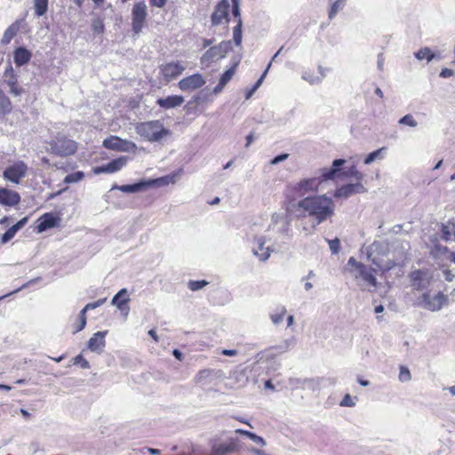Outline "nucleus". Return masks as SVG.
<instances>
[{
    "mask_svg": "<svg viewBox=\"0 0 455 455\" xmlns=\"http://www.w3.org/2000/svg\"><path fill=\"white\" fill-rule=\"evenodd\" d=\"M286 213L297 220L311 218L315 222L314 228L334 215V202L326 195L309 196L303 197L298 202H295L294 199H290L289 194L286 195Z\"/></svg>",
    "mask_w": 455,
    "mask_h": 455,
    "instance_id": "obj_1",
    "label": "nucleus"
},
{
    "mask_svg": "<svg viewBox=\"0 0 455 455\" xmlns=\"http://www.w3.org/2000/svg\"><path fill=\"white\" fill-rule=\"evenodd\" d=\"M345 163L344 159H335L330 168L321 170L320 176L305 178L287 186L288 193L298 196H304L306 194L318 192L323 182L336 180L340 174V166L344 165Z\"/></svg>",
    "mask_w": 455,
    "mask_h": 455,
    "instance_id": "obj_2",
    "label": "nucleus"
},
{
    "mask_svg": "<svg viewBox=\"0 0 455 455\" xmlns=\"http://www.w3.org/2000/svg\"><path fill=\"white\" fill-rule=\"evenodd\" d=\"M371 262L376 268L369 267L362 262L357 261L354 257H350L347 260V267L348 270L354 274L355 279L361 278L368 285L376 287L378 282L375 273L379 271L385 274L393 269L396 266V263L390 259L385 260L377 258H373Z\"/></svg>",
    "mask_w": 455,
    "mask_h": 455,
    "instance_id": "obj_3",
    "label": "nucleus"
},
{
    "mask_svg": "<svg viewBox=\"0 0 455 455\" xmlns=\"http://www.w3.org/2000/svg\"><path fill=\"white\" fill-rule=\"evenodd\" d=\"M136 131L142 138L151 142L159 141L169 134V130L165 129L159 120L140 123L137 125Z\"/></svg>",
    "mask_w": 455,
    "mask_h": 455,
    "instance_id": "obj_4",
    "label": "nucleus"
},
{
    "mask_svg": "<svg viewBox=\"0 0 455 455\" xmlns=\"http://www.w3.org/2000/svg\"><path fill=\"white\" fill-rule=\"evenodd\" d=\"M148 18V6L144 1L133 4L131 12V28L133 35H139L147 27Z\"/></svg>",
    "mask_w": 455,
    "mask_h": 455,
    "instance_id": "obj_5",
    "label": "nucleus"
},
{
    "mask_svg": "<svg viewBox=\"0 0 455 455\" xmlns=\"http://www.w3.org/2000/svg\"><path fill=\"white\" fill-rule=\"evenodd\" d=\"M232 50L231 41H222L210 47L200 58L202 66L209 68L212 63L224 59Z\"/></svg>",
    "mask_w": 455,
    "mask_h": 455,
    "instance_id": "obj_6",
    "label": "nucleus"
},
{
    "mask_svg": "<svg viewBox=\"0 0 455 455\" xmlns=\"http://www.w3.org/2000/svg\"><path fill=\"white\" fill-rule=\"evenodd\" d=\"M448 296L442 291H439L433 297L428 291H426L420 297V303L423 307L433 312L442 309L443 307L448 305Z\"/></svg>",
    "mask_w": 455,
    "mask_h": 455,
    "instance_id": "obj_7",
    "label": "nucleus"
},
{
    "mask_svg": "<svg viewBox=\"0 0 455 455\" xmlns=\"http://www.w3.org/2000/svg\"><path fill=\"white\" fill-rule=\"evenodd\" d=\"M27 172V164L23 161H18L5 168L3 172V177L6 180L19 184L20 180L26 176Z\"/></svg>",
    "mask_w": 455,
    "mask_h": 455,
    "instance_id": "obj_8",
    "label": "nucleus"
},
{
    "mask_svg": "<svg viewBox=\"0 0 455 455\" xmlns=\"http://www.w3.org/2000/svg\"><path fill=\"white\" fill-rule=\"evenodd\" d=\"M411 287L416 291H422L431 282L432 275L428 269H415L409 274Z\"/></svg>",
    "mask_w": 455,
    "mask_h": 455,
    "instance_id": "obj_9",
    "label": "nucleus"
},
{
    "mask_svg": "<svg viewBox=\"0 0 455 455\" xmlns=\"http://www.w3.org/2000/svg\"><path fill=\"white\" fill-rule=\"evenodd\" d=\"M52 147L60 156L73 155L77 149L76 142L66 137L56 138Z\"/></svg>",
    "mask_w": 455,
    "mask_h": 455,
    "instance_id": "obj_10",
    "label": "nucleus"
},
{
    "mask_svg": "<svg viewBox=\"0 0 455 455\" xmlns=\"http://www.w3.org/2000/svg\"><path fill=\"white\" fill-rule=\"evenodd\" d=\"M367 189L361 182H356L355 184H346L338 188L333 194L335 198H348L352 195L355 194H363L365 193Z\"/></svg>",
    "mask_w": 455,
    "mask_h": 455,
    "instance_id": "obj_11",
    "label": "nucleus"
},
{
    "mask_svg": "<svg viewBox=\"0 0 455 455\" xmlns=\"http://www.w3.org/2000/svg\"><path fill=\"white\" fill-rule=\"evenodd\" d=\"M185 68L180 62H168L160 66V72L166 82L175 79L182 74Z\"/></svg>",
    "mask_w": 455,
    "mask_h": 455,
    "instance_id": "obj_12",
    "label": "nucleus"
},
{
    "mask_svg": "<svg viewBox=\"0 0 455 455\" xmlns=\"http://www.w3.org/2000/svg\"><path fill=\"white\" fill-rule=\"evenodd\" d=\"M205 84V80L201 74H193L184 77L179 82V87L181 91H193L201 88Z\"/></svg>",
    "mask_w": 455,
    "mask_h": 455,
    "instance_id": "obj_13",
    "label": "nucleus"
},
{
    "mask_svg": "<svg viewBox=\"0 0 455 455\" xmlns=\"http://www.w3.org/2000/svg\"><path fill=\"white\" fill-rule=\"evenodd\" d=\"M60 223V218L52 212L44 213L37 220L36 230L38 233L46 231L47 229L58 227Z\"/></svg>",
    "mask_w": 455,
    "mask_h": 455,
    "instance_id": "obj_14",
    "label": "nucleus"
},
{
    "mask_svg": "<svg viewBox=\"0 0 455 455\" xmlns=\"http://www.w3.org/2000/svg\"><path fill=\"white\" fill-rule=\"evenodd\" d=\"M20 196L18 192L6 188H0V205L13 207L20 204Z\"/></svg>",
    "mask_w": 455,
    "mask_h": 455,
    "instance_id": "obj_15",
    "label": "nucleus"
},
{
    "mask_svg": "<svg viewBox=\"0 0 455 455\" xmlns=\"http://www.w3.org/2000/svg\"><path fill=\"white\" fill-rule=\"evenodd\" d=\"M229 3L228 0H221L215 7L212 15V21L213 25L220 24L224 20L228 21Z\"/></svg>",
    "mask_w": 455,
    "mask_h": 455,
    "instance_id": "obj_16",
    "label": "nucleus"
},
{
    "mask_svg": "<svg viewBox=\"0 0 455 455\" xmlns=\"http://www.w3.org/2000/svg\"><path fill=\"white\" fill-rule=\"evenodd\" d=\"M128 144H131L132 147H135L134 143L129 142L117 136L113 135L106 138L102 143L104 148L116 151H126L128 149L126 147Z\"/></svg>",
    "mask_w": 455,
    "mask_h": 455,
    "instance_id": "obj_17",
    "label": "nucleus"
},
{
    "mask_svg": "<svg viewBox=\"0 0 455 455\" xmlns=\"http://www.w3.org/2000/svg\"><path fill=\"white\" fill-rule=\"evenodd\" d=\"M157 182V180H142L134 184L114 186L112 189H118L124 193H136L153 186Z\"/></svg>",
    "mask_w": 455,
    "mask_h": 455,
    "instance_id": "obj_18",
    "label": "nucleus"
},
{
    "mask_svg": "<svg viewBox=\"0 0 455 455\" xmlns=\"http://www.w3.org/2000/svg\"><path fill=\"white\" fill-rule=\"evenodd\" d=\"M184 102V98L180 95H172L166 98H159L156 103L164 109L174 108L180 106Z\"/></svg>",
    "mask_w": 455,
    "mask_h": 455,
    "instance_id": "obj_19",
    "label": "nucleus"
},
{
    "mask_svg": "<svg viewBox=\"0 0 455 455\" xmlns=\"http://www.w3.org/2000/svg\"><path fill=\"white\" fill-rule=\"evenodd\" d=\"M28 221V217H24L21 220H20L16 224L12 225L11 228L7 229L5 233L3 234L1 236L0 242L1 243L4 244L8 243L10 240H12L17 232L22 228Z\"/></svg>",
    "mask_w": 455,
    "mask_h": 455,
    "instance_id": "obj_20",
    "label": "nucleus"
},
{
    "mask_svg": "<svg viewBox=\"0 0 455 455\" xmlns=\"http://www.w3.org/2000/svg\"><path fill=\"white\" fill-rule=\"evenodd\" d=\"M32 53L25 47H18L13 52L14 63L18 67H21L30 61Z\"/></svg>",
    "mask_w": 455,
    "mask_h": 455,
    "instance_id": "obj_21",
    "label": "nucleus"
},
{
    "mask_svg": "<svg viewBox=\"0 0 455 455\" xmlns=\"http://www.w3.org/2000/svg\"><path fill=\"white\" fill-rule=\"evenodd\" d=\"M238 63H234L228 70H226L220 76L218 84L214 88V92H219L226 86V84L232 79L236 72Z\"/></svg>",
    "mask_w": 455,
    "mask_h": 455,
    "instance_id": "obj_22",
    "label": "nucleus"
},
{
    "mask_svg": "<svg viewBox=\"0 0 455 455\" xmlns=\"http://www.w3.org/2000/svg\"><path fill=\"white\" fill-rule=\"evenodd\" d=\"M105 334L103 331L94 333L88 341V348L92 351L102 350L106 344Z\"/></svg>",
    "mask_w": 455,
    "mask_h": 455,
    "instance_id": "obj_23",
    "label": "nucleus"
},
{
    "mask_svg": "<svg viewBox=\"0 0 455 455\" xmlns=\"http://www.w3.org/2000/svg\"><path fill=\"white\" fill-rule=\"evenodd\" d=\"M86 325V314L84 310H81L77 317L70 324L69 329L73 334L82 331Z\"/></svg>",
    "mask_w": 455,
    "mask_h": 455,
    "instance_id": "obj_24",
    "label": "nucleus"
},
{
    "mask_svg": "<svg viewBox=\"0 0 455 455\" xmlns=\"http://www.w3.org/2000/svg\"><path fill=\"white\" fill-rule=\"evenodd\" d=\"M452 236L455 239V222L448 220L441 227V237L444 241H450L452 239Z\"/></svg>",
    "mask_w": 455,
    "mask_h": 455,
    "instance_id": "obj_25",
    "label": "nucleus"
},
{
    "mask_svg": "<svg viewBox=\"0 0 455 455\" xmlns=\"http://www.w3.org/2000/svg\"><path fill=\"white\" fill-rule=\"evenodd\" d=\"M20 25L19 21L13 22L12 25H10L4 31L2 42L4 44H8L14 36L18 34L20 30Z\"/></svg>",
    "mask_w": 455,
    "mask_h": 455,
    "instance_id": "obj_26",
    "label": "nucleus"
},
{
    "mask_svg": "<svg viewBox=\"0 0 455 455\" xmlns=\"http://www.w3.org/2000/svg\"><path fill=\"white\" fill-rule=\"evenodd\" d=\"M127 162L128 156H122L112 160L111 162L107 164L108 173H114L120 171L123 167H124L127 164Z\"/></svg>",
    "mask_w": 455,
    "mask_h": 455,
    "instance_id": "obj_27",
    "label": "nucleus"
},
{
    "mask_svg": "<svg viewBox=\"0 0 455 455\" xmlns=\"http://www.w3.org/2000/svg\"><path fill=\"white\" fill-rule=\"evenodd\" d=\"M253 251L254 254L261 260H266L270 256V249L265 247V241L262 237L258 240V246Z\"/></svg>",
    "mask_w": 455,
    "mask_h": 455,
    "instance_id": "obj_28",
    "label": "nucleus"
},
{
    "mask_svg": "<svg viewBox=\"0 0 455 455\" xmlns=\"http://www.w3.org/2000/svg\"><path fill=\"white\" fill-rule=\"evenodd\" d=\"M12 110L11 100L0 90V115L6 116Z\"/></svg>",
    "mask_w": 455,
    "mask_h": 455,
    "instance_id": "obj_29",
    "label": "nucleus"
},
{
    "mask_svg": "<svg viewBox=\"0 0 455 455\" xmlns=\"http://www.w3.org/2000/svg\"><path fill=\"white\" fill-rule=\"evenodd\" d=\"M340 174L336 179L344 178H355L358 182L363 179V174L359 172L355 165L351 166L347 172H342L340 169Z\"/></svg>",
    "mask_w": 455,
    "mask_h": 455,
    "instance_id": "obj_30",
    "label": "nucleus"
},
{
    "mask_svg": "<svg viewBox=\"0 0 455 455\" xmlns=\"http://www.w3.org/2000/svg\"><path fill=\"white\" fill-rule=\"evenodd\" d=\"M126 293L127 291L125 289H122L121 291H119L114 296L112 299V304L116 305L119 309H123L124 305H125L129 301V299L125 297Z\"/></svg>",
    "mask_w": 455,
    "mask_h": 455,
    "instance_id": "obj_31",
    "label": "nucleus"
},
{
    "mask_svg": "<svg viewBox=\"0 0 455 455\" xmlns=\"http://www.w3.org/2000/svg\"><path fill=\"white\" fill-rule=\"evenodd\" d=\"M235 450V445L232 443H222L212 448L211 455H227Z\"/></svg>",
    "mask_w": 455,
    "mask_h": 455,
    "instance_id": "obj_32",
    "label": "nucleus"
},
{
    "mask_svg": "<svg viewBox=\"0 0 455 455\" xmlns=\"http://www.w3.org/2000/svg\"><path fill=\"white\" fill-rule=\"evenodd\" d=\"M447 253H450L449 248L447 246L442 245L438 243H434L430 249V254L435 259L441 258L442 256H444Z\"/></svg>",
    "mask_w": 455,
    "mask_h": 455,
    "instance_id": "obj_33",
    "label": "nucleus"
},
{
    "mask_svg": "<svg viewBox=\"0 0 455 455\" xmlns=\"http://www.w3.org/2000/svg\"><path fill=\"white\" fill-rule=\"evenodd\" d=\"M10 71H11V79L7 81V84L9 85L10 87V92L13 95H20L21 92H22V89L21 87H20L19 84H18V81H17V78L15 76V75L13 74L12 72V68L11 67L10 68Z\"/></svg>",
    "mask_w": 455,
    "mask_h": 455,
    "instance_id": "obj_34",
    "label": "nucleus"
},
{
    "mask_svg": "<svg viewBox=\"0 0 455 455\" xmlns=\"http://www.w3.org/2000/svg\"><path fill=\"white\" fill-rule=\"evenodd\" d=\"M286 315V309L283 306L277 307L274 312L270 315V318L275 324H278L283 322Z\"/></svg>",
    "mask_w": 455,
    "mask_h": 455,
    "instance_id": "obj_35",
    "label": "nucleus"
},
{
    "mask_svg": "<svg viewBox=\"0 0 455 455\" xmlns=\"http://www.w3.org/2000/svg\"><path fill=\"white\" fill-rule=\"evenodd\" d=\"M35 6V13L40 17L44 15L48 10V0H33Z\"/></svg>",
    "mask_w": 455,
    "mask_h": 455,
    "instance_id": "obj_36",
    "label": "nucleus"
},
{
    "mask_svg": "<svg viewBox=\"0 0 455 455\" xmlns=\"http://www.w3.org/2000/svg\"><path fill=\"white\" fill-rule=\"evenodd\" d=\"M213 370L204 369L199 371L195 378V381L197 384H205L207 380L212 376Z\"/></svg>",
    "mask_w": 455,
    "mask_h": 455,
    "instance_id": "obj_37",
    "label": "nucleus"
},
{
    "mask_svg": "<svg viewBox=\"0 0 455 455\" xmlns=\"http://www.w3.org/2000/svg\"><path fill=\"white\" fill-rule=\"evenodd\" d=\"M242 19L239 18L236 26H235L233 29L234 42L237 46H240L242 44Z\"/></svg>",
    "mask_w": 455,
    "mask_h": 455,
    "instance_id": "obj_38",
    "label": "nucleus"
},
{
    "mask_svg": "<svg viewBox=\"0 0 455 455\" xmlns=\"http://www.w3.org/2000/svg\"><path fill=\"white\" fill-rule=\"evenodd\" d=\"M434 53L427 47L421 48L415 53V57L419 60H427L430 61L434 59Z\"/></svg>",
    "mask_w": 455,
    "mask_h": 455,
    "instance_id": "obj_39",
    "label": "nucleus"
},
{
    "mask_svg": "<svg viewBox=\"0 0 455 455\" xmlns=\"http://www.w3.org/2000/svg\"><path fill=\"white\" fill-rule=\"evenodd\" d=\"M386 148H381L378 150H375L371 153H370L369 155H367V156L364 158V161L363 163L365 164H371L373 161H375L376 159H381L382 158V155H381V152L383 150H385Z\"/></svg>",
    "mask_w": 455,
    "mask_h": 455,
    "instance_id": "obj_40",
    "label": "nucleus"
},
{
    "mask_svg": "<svg viewBox=\"0 0 455 455\" xmlns=\"http://www.w3.org/2000/svg\"><path fill=\"white\" fill-rule=\"evenodd\" d=\"M84 177V174L83 172H73V173H70L68 175H67L64 179V182L65 183H75V182H78L80 181L81 180H83Z\"/></svg>",
    "mask_w": 455,
    "mask_h": 455,
    "instance_id": "obj_41",
    "label": "nucleus"
},
{
    "mask_svg": "<svg viewBox=\"0 0 455 455\" xmlns=\"http://www.w3.org/2000/svg\"><path fill=\"white\" fill-rule=\"evenodd\" d=\"M236 433H239L240 435H245V436L249 437L251 440L254 441L257 443H259V444H263L264 443L263 438L259 436V435H255L252 432H250V431H247V430H243V429H238V430H236Z\"/></svg>",
    "mask_w": 455,
    "mask_h": 455,
    "instance_id": "obj_42",
    "label": "nucleus"
},
{
    "mask_svg": "<svg viewBox=\"0 0 455 455\" xmlns=\"http://www.w3.org/2000/svg\"><path fill=\"white\" fill-rule=\"evenodd\" d=\"M207 284H208V282L204 281V280H200V281L191 280L188 282V286L191 291H198V290L204 288Z\"/></svg>",
    "mask_w": 455,
    "mask_h": 455,
    "instance_id": "obj_43",
    "label": "nucleus"
},
{
    "mask_svg": "<svg viewBox=\"0 0 455 455\" xmlns=\"http://www.w3.org/2000/svg\"><path fill=\"white\" fill-rule=\"evenodd\" d=\"M74 364L79 365L83 369H89L90 363L82 355H78L73 359Z\"/></svg>",
    "mask_w": 455,
    "mask_h": 455,
    "instance_id": "obj_44",
    "label": "nucleus"
},
{
    "mask_svg": "<svg viewBox=\"0 0 455 455\" xmlns=\"http://www.w3.org/2000/svg\"><path fill=\"white\" fill-rule=\"evenodd\" d=\"M94 34H102L104 32V24L100 19L94 20L92 24Z\"/></svg>",
    "mask_w": 455,
    "mask_h": 455,
    "instance_id": "obj_45",
    "label": "nucleus"
},
{
    "mask_svg": "<svg viewBox=\"0 0 455 455\" xmlns=\"http://www.w3.org/2000/svg\"><path fill=\"white\" fill-rule=\"evenodd\" d=\"M344 0H337L335 3H333L330 8L329 11V18L332 19L335 17L339 10L341 8V5L343 4Z\"/></svg>",
    "mask_w": 455,
    "mask_h": 455,
    "instance_id": "obj_46",
    "label": "nucleus"
},
{
    "mask_svg": "<svg viewBox=\"0 0 455 455\" xmlns=\"http://www.w3.org/2000/svg\"><path fill=\"white\" fill-rule=\"evenodd\" d=\"M411 378V372L405 366H400L399 379L402 382L409 381Z\"/></svg>",
    "mask_w": 455,
    "mask_h": 455,
    "instance_id": "obj_47",
    "label": "nucleus"
},
{
    "mask_svg": "<svg viewBox=\"0 0 455 455\" xmlns=\"http://www.w3.org/2000/svg\"><path fill=\"white\" fill-rule=\"evenodd\" d=\"M399 124L408 125L411 127H415L417 125V122L414 120L411 115H405L399 120Z\"/></svg>",
    "mask_w": 455,
    "mask_h": 455,
    "instance_id": "obj_48",
    "label": "nucleus"
},
{
    "mask_svg": "<svg viewBox=\"0 0 455 455\" xmlns=\"http://www.w3.org/2000/svg\"><path fill=\"white\" fill-rule=\"evenodd\" d=\"M106 300H107V299L105 298V299H98L97 301H94L92 303H88L82 310H84V313L86 314V312L88 310L94 309V308L103 305Z\"/></svg>",
    "mask_w": 455,
    "mask_h": 455,
    "instance_id": "obj_49",
    "label": "nucleus"
},
{
    "mask_svg": "<svg viewBox=\"0 0 455 455\" xmlns=\"http://www.w3.org/2000/svg\"><path fill=\"white\" fill-rule=\"evenodd\" d=\"M328 243H329L330 250L333 253H338L339 249H340V242H339V240L338 238H335V239H332V240H329Z\"/></svg>",
    "mask_w": 455,
    "mask_h": 455,
    "instance_id": "obj_50",
    "label": "nucleus"
},
{
    "mask_svg": "<svg viewBox=\"0 0 455 455\" xmlns=\"http://www.w3.org/2000/svg\"><path fill=\"white\" fill-rule=\"evenodd\" d=\"M354 405H355V402L353 401L350 395H348V394L345 395L340 402V406L353 407Z\"/></svg>",
    "mask_w": 455,
    "mask_h": 455,
    "instance_id": "obj_51",
    "label": "nucleus"
},
{
    "mask_svg": "<svg viewBox=\"0 0 455 455\" xmlns=\"http://www.w3.org/2000/svg\"><path fill=\"white\" fill-rule=\"evenodd\" d=\"M232 1V4H233V8H232V12H233V15L237 18V20H239L240 17V9H239V0H231Z\"/></svg>",
    "mask_w": 455,
    "mask_h": 455,
    "instance_id": "obj_52",
    "label": "nucleus"
},
{
    "mask_svg": "<svg viewBox=\"0 0 455 455\" xmlns=\"http://www.w3.org/2000/svg\"><path fill=\"white\" fill-rule=\"evenodd\" d=\"M151 7L164 8L168 0H148Z\"/></svg>",
    "mask_w": 455,
    "mask_h": 455,
    "instance_id": "obj_53",
    "label": "nucleus"
},
{
    "mask_svg": "<svg viewBox=\"0 0 455 455\" xmlns=\"http://www.w3.org/2000/svg\"><path fill=\"white\" fill-rule=\"evenodd\" d=\"M92 172L94 174H96V175L100 174V173H108V165L104 164V165H101V166L93 167L92 168Z\"/></svg>",
    "mask_w": 455,
    "mask_h": 455,
    "instance_id": "obj_54",
    "label": "nucleus"
},
{
    "mask_svg": "<svg viewBox=\"0 0 455 455\" xmlns=\"http://www.w3.org/2000/svg\"><path fill=\"white\" fill-rule=\"evenodd\" d=\"M454 75V71L451 68H444L441 70L439 76L443 78H449Z\"/></svg>",
    "mask_w": 455,
    "mask_h": 455,
    "instance_id": "obj_55",
    "label": "nucleus"
},
{
    "mask_svg": "<svg viewBox=\"0 0 455 455\" xmlns=\"http://www.w3.org/2000/svg\"><path fill=\"white\" fill-rule=\"evenodd\" d=\"M289 156L288 154H282V155H279L277 156H275L272 161H271V164H276L282 161H284L285 159H287Z\"/></svg>",
    "mask_w": 455,
    "mask_h": 455,
    "instance_id": "obj_56",
    "label": "nucleus"
},
{
    "mask_svg": "<svg viewBox=\"0 0 455 455\" xmlns=\"http://www.w3.org/2000/svg\"><path fill=\"white\" fill-rule=\"evenodd\" d=\"M221 354L227 356H235L238 354V352L235 349H223Z\"/></svg>",
    "mask_w": 455,
    "mask_h": 455,
    "instance_id": "obj_57",
    "label": "nucleus"
},
{
    "mask_svg": "<svg viewBox=\"0 0 455 455\" xmlns=\"http://www.w3.org/2000/svg\"><path fill=\"white\" fill-rule=\"evenodd\" d=\"M214 42V39H207V38H204L203 39V43H202V46L204 49L209 47L210 45H212Z\"/></svg>",
    "mask_w": 455,
    "mask_h": 455,
    "instance_id": "obj_58",
    "label": "nucleus"
},
{
    "mask_svg": "<svg viewBox=\"0 0 455 455\" xmlns=\"http://www.w3.org/2000/svg\"><path fill=\"white\" fill-rule=\"evenodd\" d=\"M172 355L179 361H182L183 360V354L179 349H174L173 352H172Z\"/></svg>",
    "mask_w": 455,
    "mask_h": 455,
    "instance_id": "obj_59",
    "label": "nucleus"
},
{
    "mask_svg": "<svg viewBox=\"0 0 455 455\" xmlns=\"http://www.w3.org/2000/svg\"><path fill=\"white\" fill-rule=\"evenodd\" d=\"M148 335L154 339V341L158 342L159 337L156 334V331L154 329L148 331Z\"/></svg>",
    "mask_w": 455,
    "mask_h": 455,
    "instance_id": "obj_60",
    "label": "nucleus"
},
{
    "mask_svg": "<svg viewBox=\"0 0 455 455\" xmlns=\"http://www.w3.org/2000/svg\"><path fill=\"white\" fill-rule=\"evenodd\" d=\"M253 139H254V136H253L252 132H251L249 135H247L246 144H245L246 148H248L251 144V142L253 141Z\"/></svg>",
    "mask_w": 455,
    "mask_h": 455,
    "instance_id": "obj_61",
    "label": "nucleus"
},
{
    "mask_svg": "<svg viewBox=\"0 0 455 455\" xmlns=\"http://www.w3.org/2000/svg\"><path fill=\"white\" fill-rule=\"evenodd\" d=\"M444 275H445V280L448 281V282H451L452 281L453 279V275L451 273L450 270H446L444 272Z\"/></svg>",
    "mask_w": 455,
    "mask_h": 455,
    "instance_id": "obj_62",
    "label": "nucleus"
},
{
    "mask_svg": "<svg viewBox=\"0 0 455 455\" xmlns=\"http://www.w3.org/2000/svg\"><path fill=\"white\" fill-rule=\"evenodd\" d=\"M357 381L360 385H362L363 387H366L370 384L368 380L363 379L362 377H358Z\"/></svg>",
    "mask_w": 455,
    "mask_h": 455,
    "instance_id": "obj_63",
    "label": "nucleus"
},
{
    "mask_svg": "<svg viewBox=\"0 0 455 455\" xmlns=\"http://www.w3.org/2000/svg\"><path fill=\"white\" fill-rule=\"evenodd\" d=\"M10 220V217L4 216L2 219H0V225H5L8 224Z\"/></svg>",
    "mask_w": 455,
    "mask_h": 455,
    "instance_id": "obj_64",
    "label": "nucleus"
}]
</instances>
